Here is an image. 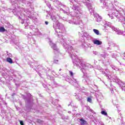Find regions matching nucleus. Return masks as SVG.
Wrapping results in <instances>:
<instances>
[{"instance_id": "nucleus-5", "label": "nucleus", "mask_w": 125, "mask_h": 125, "mask_svg": "<svg viewBox=\"0 0 125 125\" xmlns=\"http://www.w3.org/2000/svg\"><path fill=\"white\" fill-rule=\"evenodd\" d=\"M112 81L113 82H115V83L118 82V84L119 85L120 87H121V89L122 90H124L125 91V83H123L120 79H118L117 78L112 79Z\"/></svg>"}, {"instance_id": "nucleus-16", "label": "nucleus", "mask_w": 125, "mask_h": 125, "mask_svg": "<svg viewBox=\"0 0 125 125\" xmlns=\"http://www.w3.org/2000/svg\"><path fill=\"white\" fill-rule=\"evenodd\" d=\"M7 62H8L9 63H10V64H12L13 63V61H12V59L10 58H7Z\"/></svg>"}, {"instance_id": "nucleus-19", "label": "nucleus", "mask_w": 125, "mask_h": 125, "mask_svg": "<svg viewBox=\"0 0 125 125\" xmlns=\"http://www.w3.org/2000/svg\"><path fill=\"white\" fill-rule=\"evenodd\" d=\"M3 32H5V28L3 27H0V33H3Z\"/></svg>"}, {"instance_id": "nucleus-1", "label": "nucleus", "mask_w": 125, "mask_h": 125, "mask_svg": "<svg viewBox=\"0 0 125 125\" xmlns=\"http://www.w3.org/2000/svg\"><path fill=\"white\" fill-rule=\"evenodd\" d=\"M100 1L103 4V7H108L112 11L113 14H115V17L119 19V22L125 24V9L124 10L117 6L119 4L117 0H115L111 3L108 0H100Z\"/></svg>"}, {"instance_id": "nucleus-44", "label": "nucleus", "mask_w": 125, "mask_h": 125, "mask_svg": "<svg viewBox=\"0 0 125 125\" xmlns=\"http://www.w3.org/2000/svg\"><path fill=\"white\" fill-rule=\"evenodd\" d=\"M110 89H111V87H110Z\"/></svg>"}, {"instance_id": "nucleus-21", "label": "nucleus", "mask_w": 125, "mask_h": 125, "mask_svg": "<svg viewBox=\"0 0 125 125\" xmlns=\"http://www.w3.org/2000/svg\"><path fill=\"white\" fill-rule=\"evenodd\" d=\"M93 32L96 34V35H99V31L97 29H93Z\"/></svg>"}, {"instance_id": "nucleus-28", "label": "nucleus", "mask_w": 125, "mask_h": 125, "mask_svg": "<svg viewBox=\"0 0 125 125\" xmlns=\"http://www.w3.org/2000/svg\"><path fill=\"white\" fill-rule=\"evenodd\" d=\"M53 62L55 64H59V61L58 60H54Z\"/></svg>"}, {"instance_id": "nucleus-29", "label": "nucleus", "mask_w": 125, "mask_h": 125, "mask_svg": "<svg viewBox=\"0 0 125 125\" xmlns=\"http://www.w3.org/2000/svg\"><path fill=\"white\" fill-rule=\"evenodd\" d=\"M111 67L112 69H113V70H115V71H119V69L116 68L115 66H112Z\"/></svg>"}, {"instance_id": "nucleus-36", "label": "nucleus", "mask_w": 125, "mask_h": 125, "mask_svg": "<svg viewBox=\"0 0 125 125\" xmlns=\"http://www.w3.org/2000/svg\"><path fill=\"white\" fill-rule=\"evenodd\" d=\"M45 24H46V25H48V21H45Z\"/></svg>"}, {"instance_id": "nucleus-27", "label": "nucleus", "mask_w": 125, "mask_h": 125, "mask_svg": "<svg viewBox=\"0 0 125 125\" xmlns=\"http://www.w3.org/2000/svg\"><path fill=\"white\" fill-rule=\"evenodd\" d=\"M39 34H40V32H39V29H36L35 33L34 34V35H39Z\"/></svg>"}, {"instance_id": "nucleus-32", "label": "nucleus", "mask_w": 125, "mask_h": 125, "mask_svg": "<svg viewBox=\"0 0 125 125\" xmlns=\"http://www.w3.org/2000/svg\"><path fill=\"white\" fill-rule=\"evenodd\" d=\"M93 54H94L95 55H97V54H98V52H97V51H94L93 52Z\"/></svg>"}, {"instance_id": "nucleus-17", "label": "nucleus", "mask_w": 125, "mask_h": 125, "mask_svg": "<svg viewBox=\"0 0 125 125\" xmlns=\"http://www.w3.org/2000/svg\"><path fill=\"white\" fill-rule=\"evenodd\" d=\"M102 115H104V116H106V117L108 116V114H107V112L106 111L103 110L101 111Z\"/></svg>"}, {"instance_id": "nucleus-33", "label": "nucleus", "mask_w": 125, "mask_h": 125, "mask_svg": "<svg viewBox=\"0 0 125 125\" xmlns=\"http://www.w3.org/2000/svg\"><path fill=\"white\" fill-rule=\"evenodd\" d=\"M7 54L8 57H11V56H12V55H11V54H10L8 52L7 53Z\"/></svg>"}, {"instance_id": "nucleus-20", "label": "nucleus", "mask_w": 125, "mask_h": 125, "mask_svg": "<svg viewBox=\"0 0 125 125\" xmlns=\"http://www.w3.org/2000/svg\"><path fill=\"white\" fill-rule=\"evenodd\" d=\"M21 24H24V23L25 22V23H27V24L25 25V27L28 26V22L25 21V20H23V19H21Z\"/></svg>"}, {"instance_id": "nucleus-3", "label": "nucleus", "mask_w": 125, "mask_h": 125, "mask_svg": "<svg viewBox=\"0 0 125 125\" xmlns=\"http://www.w3.org/2000/svg\"><path fill=\"white\" fill-rule=\"evenodd\" d=\"M50 17L52 21L54 22L53 23V27L55 28V32L56 33H59L58 34V36L60 35L61 33L60 32H62V33L63 32V29H64V25L62 24V23H60L58 21H57V19H56V17H55V16L54 15H50Z\"/></svg>"}, {"instance_id": "nucleus-22", "label": "nucleus", "mask_w": 125, "mask_h": 125, "mask_svg": "<svg viewBox=\"0 0 125 125\" xmlns=\"http://www.w3.org/2000/svg\"><path fill=\"white\" fill-rule=\"evenodd\" d=\"M72 81L75 83V86H77V84H79V83L78 82V81H77V80L73 79Z\"/></svg>"}, {"instance_id": "nucleus-24", "label": "nucleus", "mask_w": 125, "mask_h": 125, "mask_svg": "<svg viewBox=\"0 0 125 125\" xmlns=\"http://www.w3.org/2000/svg\"><path fill=\"white\" fill-rule=\"evenodd\" d=\"M68 23H69V24H74L75 25H77L78 24V23H77L75 21H69Z\"/></svg>"}, {"instance_id": "nucleus-18", "label": "nucleus", "mask_w": 125, "mask_h": 125, "mask_svg": "<svg viewBox=\"0 0 125 125\" xmlns=\"http://www.w3.org/2000/svg\"><path fill=\"white\" fill-rule=\"evenodd\" d=\"M76 99H77V100L78 101H80V102H82V97H81L80 96H76Z\"/></svg>"}, {"instance_id": "nucleus-30", "label": "nucleus", "mask_w": 125, "mask_h": 125, "mask_svg": "<svg viewBox=\"0 0 125 125\" xmlns=\"http://www.w3.org/2000/svg\"><path fill=\"white\" fill-rule=\"evenodd\" d=\"M87 101L88 102H89L90 103H91L92 100H91V98H87Z\"/></svg>"}, {"instance_id": "nucleus-40", "label": "nucleus", "mask_w": 125, "mask_h": 125, "mask_svg": "<svg viewBox=\"0 0 125 125\" xmlns=\"http://www.w3.org/2000/svg\"><path fill=\"white\" fill-rule=\"evenodd\" d=\"M19 18H20V19H21L22 18H21V17L20 16V17H19Z\"/></svg>"}, {"instance_id": "nucleus-8", "label": "nucleus", "mask_w": 125, "mask_h": 125, "mask_svg": "<svg viewBox=\"0 0 125 125\" xmlns=\"http://www.w3.org/2000/svg\"><path fill=\"white\" fill-rule=\"evenodd\" d=\"M22 13L24 16H26L27 17H30V15H31V11L28 9H22Z\"/></svg>"}, {"instance_id": "nucleus-9", "label": "nucleus", "mask_w": 125, "mask_h": 125, "mask_svg": "<svg viewBox=\"0 0 125 125\" xmlns=\"http://www.w3.org/2000/svg\"><path fill=\"white\" fill-rule=\"evenodd\" d=\"M49 43L50 46H51L53 49H54V50H56V52H58V49L57 48V47H56V45L53 43V42H52V41H50L49 42Z\"/></svg>"}, {"instance_id": "nucleus-4", "label": "nucleus", "mask_w": 125, "mask_h": 125, "mask_svg": "<svg viewBox=\"0 0 125 125\" xmlns=\"http://www.w3.org/2000/svg\"><path fill=\"white\" fill-rule=\"evenodd\" d=\"M71 58H72L73 63L75 66H76V67H78V66H80V67L82 68V69H87V66H89V64H85V62H82L81 63V60L78 58V57L73 54H72L71 55Z\"/></svg>"}, {"instance_id": "nucleus-41", "label": "nucleus", "mask_w": 125, "mask_h": 125, "mask_svg": "<svg viewBox=\"0 0 125 125\" xmlns=\"http://www.w3.org/2000/svg\"><path fill=\"white\" fill-rule=\"evenodd\" d=\"M61 70H62V69L61 68V69H60L59 71H61Z\"/></svg>"}, {"instance_id": "nucleus-34", "label": "nucleus", "mask_w": 125, "mask_h": 125, "mask_svg": "<svg viewBox=\"0 0 125 125\" xmlns=\"http://www.w3.org/2000/svg\"><path fill=\"white\" fill-rule=\"evenodd\" d=\"M20 124L21 125H24V123H23V121L20 120Z\"/></svg>"}, {"instance_id": "nucleus-25", "label": "nucleus", "mask_w": 125, "mask_h": 125, "mask_svg": "<svg viewBox=\"0 0 125 125\" xmlns=\"http://www.w3.org/2000/svg\"><path fill=\"white\" fill-rule=\"evenodd\" d=\"M61 10H62V11H63V13H68V12H69V10H68V8L66 10V11L63 10V9H62V8L61 9Z\"/></svg>"}, {"instance_id": "nucleus-7", "label": "nucleus", "mask_w": 125, "mask_h": 125, "mask_svg": "<svg viewBox=\"0 0 125 125\" xmlns=\"http://www.w3.org/2000/svg\"><path fill=\"white\" fill-rule=\"evenodd\" d=\"M111 29L113 31H115L116 32L117 35H124V32L122 31V30L116 28L115 26H112Z\"/></svg>"}, {"instance_id": "nucleus-2", "label": "nucleus", "mask_w": 125, "mask_h": 125, "mask_svg": "<svg viewBox=\"0 0 125 125\" xmlns=\"http://www.w3.org/2000/svg\"><path fill=\"white\" fill-rule=\"evenodd\" d=\"M60 33H59V32L57 33L56 32L55 33L56 35H57L58 38H62V39H60V42L62 44L63 47H64L65 48H67V51L69 54H70V55H71L72 54H74V49H73V47H72V46L69 45V44L67 43V42L66 41V39L63 38L64 27L62 32V31H60ZM58 34H60L59 36L58 35Z\"/></svg>"}, {"instance_id": "nucleus-6", "label": "nucleus", "mask_w": 125, "mask_h": 125, "mask_svg": "<svg viewBox=\"0 0 125 125\" xmlns=\"http://www.w3.org/2000/svg\"><path fill=\"white\" fill-rule=\"evenodd\" d=\"M74 10L76 13L75 16L78 18H80L82 16V13H83V10H82L79 7H74Z\"/></svg>"}, {"instance_id": "nucleus-35", "label": "nucleus", "mask_w": 125, "mask_h": 125, "mask_svg": "<svg viewBox=\"0 0 125 125\" xmlns=\"http://www.w3.org/2000/svg\"><path fill=\"white\" fill-rule=\"evenodd\" d=\"M108 16H109L111 19H113V18H114V17L113 16H111V14H108Z\"/></svg>"}, {"instance_id": "nucleus-37", "label": "nucleus", "mask_w": 125, "mask_h": 125, "mask_svg": "<svg viewBox=\"0 0 125 125\" xmlns=\"http://www.w3.org/2000/svg\"><path fill=\"white\" fill-rule=\"evenodd\" d=\"M111 93H113V89H112L111 90Z\"/></svg>"}, {"instance_id": "nucleus-23", "label": "nucleus", "mask_w": 125, "mask_h": 125, "mask_svg": "<svg viewBox=\"0 0 125 125\" xmlns=\"http://www.w3.org/2000/svg\"><path fill=\"white\" fill-rule=\"evenodd\" d=\"M105 25V26H107V27H110V28H112V27H114L113 26L111 25V23L110 22L106 23Z\"/></svg>"}, {"instance_id": "nucleus-26", "label": "nucleus", "mask_w": 125, "mask_h": 125, "mask_svg": "<svg viewBox=\"0 0 125 125\" xmlns=\"http://www.w3.org/2000/svg\"><path fill=\"white\" fill-rule=\"evenodd\" d=\"M37 123H39V124H42V123H43V121H42L40 119H38L37 121H36Z\"/></svg>"}, {"instance_id": "nucleus-12", "label": "nucleus", "mask_w": 125, "mask_h": 125, "mask_svg": "<svg viewBox=\"0 0 125 125\" xmlns=\"http://www.w3.org/2000/svg\"><path fill=\"white\" fill-rule=\"evenodd\" d=\"M93 42L94 44H97V45H101L102 44V42L97 40H94Z\"/></svg>"}, {"instance_id": "nucleus-38", "label": "nucleus", "mask_w": 125, "mask_h": 125, "mask_svg": "<svg viewBox=\"0 0 125 125\" xmlns=\"http://www.w3.org/2000/svg\"><path fill=\"white\" fill-rule=\"evenodd\" d=\"M123 56H124V57H125V53H124V54H123Z\"/></svg>"}, {"instance_id": "nucleus-14", "label": "nucleus", "mask_w": 125, "mask_h": 125, "mask_svg": "<svg viewBox=\"0 0 125 125\" xmlns=\"http://www.w3.org/2000/svg\"><path fill=\"white\" fill-rule=\"evenodd\" d=\"M97 98H99V99H102L103 98V95H102V93L99 92L98 93H96Z\"/></svg>"}, {"instance_id": "nucleus-42", "label": "nucleus", "mask_w": 125, "mask_h": 125, "mask_svg": "<svg viewBox=\"0 0 125 125\" xmlns=\"http://www.w3.org/2000/svg\"><path fill=\"white\" fill-rule=\"evenodd\" d=\"M52 103H53V104H54V105H55V104H54L53 102Z\"/></svg>"}, {"instance_id": "nucleus-10", "label": "nucleus", "mask_w": 125, "mask_h": 125, "mask_svg": "<svg viewBox=\"0 0 125 125\" xmlns=\"http://www.w3.org/2000/svg\"><path fill=\"white\" fill-rule=\"evenodd\" d=\"M86 4L88 7V9L89 10V11L91 13H93L94 12V9H93V8H92V6L91 5V4H90L89 3H87Z\"/></svg>"}, {"instance_id": "nucleus-43", "label": "nucleus", "mask_w": 125, "mask_h": 125, "mask_svg": "<svg viewBox=\"0 0 125 125\" xmlns=\"http://www.w3.org/2000/svg\"><path fill=\"white\" fill-rule=\"evenodd\" d=\"M68 113H71L70 111H68Z\"/></svg>"}, {"instance_id": "nucleus-11", "label": "nucleus", "mask_w": 125, "mask_h": 125, "mask_svg": "<svg viewBox=\"0 0 125 125\" xmlns=\"http://www.w3.org/2000/svg\"><path fill=\"white\" fill-rule=\"evenodd\" d=\"M105 71L106 72H105L104 71L102 72L103 75H104L105 76H106V77H108V79H109V80H112V78H110V77H109V76H111V75H110V71H109V70L105 69Z\"/></svg>"}, {"instance_id": "nucleus-39", "label": "nucleus", "mask_w": 125, "mask_h": 125, "mask_svg": "<svg viewBox=\"0 0 125 125\" xmlns=\"http://www.w3.org/2000/svg\"><path fill=\"white\" fill-rule=\"evenodd\" d=\"M85 0V1H88V0Z\"/></svg>"}, {"instance_id": "nucleus-15", "label": "nucleus", "mask_w": 125, "mask_h": 125, "mask_svg": "<svg viewBox=\"0 0 125 125\" xmlns=\"http://www.w3.org/2000/svg\"><path fill=\"white\" fill-rule=\"evenodd\" d=\"M80 121H81V125H85V124H86V121H85L83 119H80Z\"/></svg>"}, {"instance_id": "nucleus-13", "label": "nucleus", "mask_w": 125, "mask_h": 125, "mask_svg": "<svg viewBox=\"0 0 125 125\" xmlns=\"http://www.w3.org/2000/svg\"><path fill=\"white\" fill-rule=\"evenodd\" d=\"M94 15L96 18H97L96 21L97 22H100L101 21V19H102V18L100 17L98 14H94Z\"/></svg>"}, {"instance_id": "nucleus-31", "label": "nucleus", "mask_w": 125, "mask_h": 125, "mask_svg": "<svg viewBox=\"0 0 125 125\" xmlns=\"http://www.w3.org/2000/svg\"><path fill=\"white\" fill-rule=\"evenodd\" d=\"M69 74L71 77H73V76H74V73H73V72H72L71 71H69Z\"/></svg>"}]
</instances>
